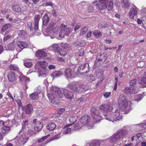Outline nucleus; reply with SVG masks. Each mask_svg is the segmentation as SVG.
<instances>
[{
	"label": "nucleus",
	"instance_id": "f257e3e1",
	"mask_svg": "<svg viewBox=\"0 0 146 146\" xmlns=\"http://www.w3.org/2000/svg\"><path fill=\"white\" fill-rule=\"evenodd\" d=\"M99 1L100 2V4H97L96 6L99 10L102 11L107 9L108 11H111L113 6L112 1H109L108 0H99Z\"/></svg>",
	"mask_w": 146,
	"mask_h": 146
},
{
	"label": "nucleus",
	"instance_id": "f03ea898",
	"mask_svg": "<svg viewBox=\"0 0 146 146\" xmlns=\"http://www.w3.org/2000/svg\"><path fill=\"white\" fill-rule=\"evenodd\" d=\"M119 100V108L121 111L126 110L128 108V106L129 107L132 104L131 102V101L127 102L125 97L123 95H120Z\"/></svg>",
	"mask_w": 146,
	"mask_h": 146
},
{
	"label": "nucleus",
	"instance_id": "7ed1b4c3",
	"mask_svg": "<svg viewBox=\"0 0 146 146\" xmlns=\"http://www.w3.org/2000/svg\"><path fill=\"white\" fill-rule=\"evenodd\" d=\"M86 85L81 84L80 83L77 82L70 84L68 86V88L74 92L80 93L84 92L85 90Z\"/></svg>",
	"mask_w": 146,
	"mask_h": 146
},
{
	"label": "nucleus",
	"instance_id": "20e7f679",
	"mask_svg": "<svg viewBox=\"0 0 146 146\" xmlns=\"http://www.w3.org/2000/svg\"><path fill=\"white\" fill-rule=\"evenodd\" d=\"M125 131L124 130L117 131V133L111 137L110 138L109 141L111 143H113L117 141L121 138L124 135H125Z\"/></svg>",
	"mask_w": 146,
	"mask_h": 146
},
{
	"label": "nucleus",
	"instance_id": "39448f33",
	"mask_svg": "<svg viewBox=\"0 0 146 146\" xmlns=\"http://www.w3.org/2000/svg\"><path fill=\"white\" fill-rule=\"evenodd\" d=\"M99 109L105 113H108L112 109V106L111 102H108L100 106Z\"/></svg>",
	"mask_w": 146,
	"mask_h": 146
},
{
	"label": "nucleus",
	"instance_id": "423d86ee",
	"mask_svg": "<svg viewBox=\"0 0 146 146\" xmlns=\"http://www.w3.org/2000/svg\"><path fill=\"white\" fill-rule=\"evenodd\" d=\"M77 70L80 73L84 74L85 73L88 72L90 70L89 64L86 63L85 64L79 66Z\"/></svg>",
	"mask_w": 146,
	"mask_h": 146
},
{
	"label": "nucleus",
	"instance_id": "0eeeda50",
	"mask_svg": "<svg viewBox=\"0 0 146 146\" xmlns=\"http://www.w3.org/2000/svg\"><path fill=\"white\" fill-rule=\"evenodd\" d=\"M50 91L59 98H62L63 96V94L60 89L56 87L52 86L50 89Z\"/></svg>",
	"mask_w": 146,
	"mask_h": 146
},
{
	"label": "nucleus",
	"instance_id": "6e6552de",
	"mask_svg": "<svg viewBox=\"0 0 146 146\" xmlns=\"http://www.w3.org/2000/svg\"><path fill=\"white\" fill-rule=\"evenodd\" d=\"M29 139V137L26 136L25 134H23L21 136L17 138L16 141L19 145H23Z\"/></svg>",
	"mask_w": 146,
	"mask_h": 146
},
{
	"label": "nucleus",
	"instance_id": "1a4fd4ad",
	"mask_svg": "<svg viewBox=\"0 0 146 146\" xmlns=\"http://www.w3.org/2000/svg\"><path fill=\"white\" fill-rule=\"evenodd\" d=\"M38 64L39 66L43 69V70L44 71V72L43 73H42V74L43 75H47L48 73V70L46 69V68L48 66V63L46 61L43 60L39 61L38 62Z\"/></svg>",
	"mask_w": 146,
	"mask_h": 146
},
{
	"label": "nucleus",
	"instance_id": "9d476101",
	"mask_svg": "<svg viewBox=\"0 0 146 146\" xmlns=\"http://www.w3.org/2000/svg\"><path fill=\"white\" fill-rule=\"evenodd\" d=\"M64 73L66 76L68 80L73 78L74 77V72L70 68L66 69L64 71Z\"/></svg>",
	"mask_w": 146,
	"mask_h": 146
},
{
	"label": "nucleus",
	"instance_id": "9b49d317",
	"mask_svg": "<svg viewBox=\"0 0 146 146\" xmlns=\"http://www.w3.org/2000/svg\"><path fill=\"white\" fill-rule=\"evenodd\" d=\"M64 94L66 98L71 100L74 97V94L67 89H64L63 91Z\"/></svg>",
	"mask_w": 146,
	"mask_h": 146
},
{
	"label": "nucleus",
	"instance_id": "f8f14e48",
	"mask_svg": "<svg viewBox=\"0 0 146 146\" xmlns=\"http://www.w3.org/2000/svg\"><path fill=\"white\" fill-rule=\"evenodd\" d=\"M36 119L33 120V123H35L34 129L35 130L40 131L42 129L43 125L41 122L36 121Z\"/></svg>",
	"mask_w": 146,
	"mask_h": 146
},
{
	"label": "nucleus",
	"instance_id": "ddd939ff",
	"mask_svg": "<svg viewBox=\"0 0 146 146\" xmlns=\"http://www.w3.org/2000/svg\"><path fill=\"white\" fill-rule=\"evenodd\" d=\"M36 56L38 58L41 59L46 56L47 54L43 51L38 50L36 52Z\"/></svg>",
	"mask_w": 146,
	"mask_h": 146
},
{
	"label": "nucleus",
	"instance_id": "4468645a",
	"mask_svg": "<svg viewBox=\"0 0 146 146\" xmlns=\"http://www.w3.org/2000/svg\"><path fill=\"white\" fill-rule=\"evenodd\" d=\"M138 13V11L136 8H131L129 11L128 15L130 18L133 19H134V16H136Z\"/></svg>",
	"mask_w": 146,
	"mask_h": 146
},
{
	"label": "nucleus",
	"instance_id": "2eb2a0df",
	"mask_svg": "<svg viewBox=\"0 0 146 146\" xmlns=\"http://www.w3.org/2000/svg\"><path fill=\"white\" fill-rule=\"evenodd\" d=\"M19 80L20 82L21 81L22 83H24L25 84L26 86V88H25V89H27L28 88V87L27 86L26 82L27 81L29 82L30 81L29 79L27 78V76H24L23 74H21L19 76Z\"/></svg>",
	"mask_w": 146,
	"mask_h": 146
},
{
	"label": "nucleus",
	"instance_id": "dca6fc26",
	"mask_svg": "<svg viewBox=\"0 0 146 146\" xmlns=\"http://www.w3.org/2000/svg\"><path fill=\"white\" fill-rule=\"evenodd\" d=\"M124 92L125 93L131 94L135 93V89L133 87H125L124 89Z\"/></svg>",
	"mask_w": 146,
	"mask_h": 146
},
{
	"label": "nucleus",
	"instance_id": "f3484780",
	"mask_svg": "<svg viewBox=\"0 0 146 146\" xmlns=\"http://www.w3.org/2000/svg\"><path fill=\"white\" fill-rule=\"evenodd\" d=\"M33 110L32 105L31 104H28L25 106L23 108V110L25 111L27 114H29L31 113Z\"/></svg>",
	"mask_w": 146,
	"mask_h": 146
},
{
	"label": "nucleus",
	"instance_id": "a211bd4d",
	"mask_svg": "<svg viewBox=\"0 0 146 146\" xmlns=\"http://www.w3.org/2000/svg\"><path fill=\"white\" fill-rule=\"evenodd\" d=\"M107 59V56L104 54L98 55L97 57V59L99 62H104Z\"/></svg>",
	"mask_w": 146,
	"mask_h": 146
},
{
	"label": "nucleus",
	"instance_id": "6ab92c4d",
	"mask_svg": "<svg viewBox=\"0 0 146 146\" xmlns=\"http://www.w3.org/2000/svg\"><path fill=\"white\" fill-rule=\"evenodd\" d=\"M18 46L21 49H23L27 47V44L25 42L22 41H19L17 42Z\"/></svg>",
	"mask_w": 146,
	"mask_h": 146
},
{
	"label": "nucleus",
	"instance_id": "aec40b11",
	"mask_svg": "<svg viewBox=\"0 0 146 146\" xmlns=\"http://www.w3.org/2000/svg\"><path fill=\"white\" fill-rule=\"evenodd\" d=\"M139 83L143 87H146V76L142 77L139 80Z\"/></svg>",
	"mask_w": 146,
	"mask_h": 146
},
{
	"label": "nucleus",
	"instance_id": "412c9836",
	"mask_svg": "<svg viewBox=\"0 0 146 146\" xmlns=\"http://www.w3.org/2000/svg\"><path fill=\"white\" fill-rule=\"evenodd\" d=\"M56 127L55 124L53 122H50L48 123L46 126L47 128L49 131L53 130Z\"/></svg>",
	"mask_w": 146,
	"mask_h": 146
},
{
	"label": "nucleus",
	"instance_id": "4be33fe9",
	"mask_svg": "<svg viewBox=\"0 0 146 146\" xmlns=\"http://www.w3.org/2000/svg\"><path fill=\"white\" fill-rule=\"evenodd\" d=\"M49 21V18L47 14H45L44 16L42 19V24L44 26L47 25Z\"/></svg>",
	"mask_w": 146,
	"mask_h": 146
},
{
	"label": "nucleus",
	"instance_id": "5701e85b",
	"mask_svg": "<svg viewBox=\"0 0 146 146\" xmlns=\"http://www.w3.org/2000/svg\"><path fill=\"white\" fill-rule=\"evenodd\" d=\"M16 74L14 72H10V82H13L16 79Z\"/></svg>",
	"mask_w": 146,
	"mask_h": 146
},
{
	"label": "nucleus",
	"instance_id": "b1692460",
	"mask_svg": "<svg viewBox=\"0 0 146 146\" xmlns=\"http://www.w3.org/2000/svg\"><path fill=\"white\" fill-rule=\"evenodd\" d=\"M12 8L13 11L17 12H20L21 11V8L19 5H13Z\"/></svg>",
	"mask_w": 146,
	"mask_h": 146
},
{
	"label": "nucleus",
	"instance_id": "393cba45",
	"mask_svg": "<svg viewBox=\"0 0 146 146\" xmlns=\"http://www.w3.org/2000/svg\"><path fill=\"white\" fill-rule=\"evenodd\" d=\"M47 96L48 99L51 103L54 104L55 103V100L53 95L52 94L48 93Z\"/></svg>",
	"mask_w": 146,
	"mask_h": 146
},
{
	"label": "nucleus",
	"instance_id": "a878e982",
	"mask_svg": "<svg viewBox=\"0 0 146 146\" xmlns=\"http://www.w3.org/2000/svg\"><path fill=\"white\" fill-rule=\"evenodd\" d=\"M93 35L96 38H99L102 36V33L99 30H95L93 33Z\"/></svg>",
	"mask_w": 146,
	"mask_h": 146
},
{
	"label": "nucleus",
	"instance_id": "bb28decb",
	"mask_svg": "<svg viewBox=\"0 0 146 146\" xmlns=\"http://www.w3.org/2000/svg\"><path fill=\"white\" fill-rule=\"evenodd\" d=\"M100 143L98 140H94L92 141L89 146H100Z\"/></svg>",
	"mask_w": 146,
	"mask_h": 146
},
{
	"label": "nucleus",
	"instance_id": "cd10ccee",
	"mask_svg": "<svg viewBox=\"0 0 146 146\" xmlns=\"http://www.w3.org/2000/svg\"><path fill=\"white\" fill-rule=\"evenodd\" d=\"M122 3L123 4V6L125 8H129L130 6V3L128 0H121Z\"/></svg>",
	"mask_w": 146,
	"mask_h": 146
},
{
	"label": "nucleus",
	"instance_id": "c85d7f7f",
	"mask_svg": "<svg viewBox=\"0 0 146 146\" xmlns=\"http://www.w3.org/2000/svg\"><path fill=\"white\" fill-rule=\"evenodd\" d=\"M2 132L4 134H6L9 132V127L6 126L3 127L1 129Z\"/></svg>",
	"mask_w": 146,
	"mask_h": 146
},
{
	"label": "nucleus",
	"instance_id": "c756f323",
	"mask_svg": "<svg viewBox=\"0 0 146 146\" xmlns=\"http://www.w3.org/2000/svg\"><path fill=\"white\" fill-rule=\"evenodd\" d=\"M38 94L36 92L32 93L30 95V97L31 99L33 100H37L38 98Z\"/></svg>",
	"mask_w": 146,
	"mask_h": 146
},
{
	"label": "nucleus",
	"instance_id": "7c9ffc66",
	"mask_svg": "<svg viewBox=\"0 0 146 146\" xmlns=\"http://www.w3.org/2000/svg\"><path fill=\"white\" fill-rule=\"evenodd\" d=\"M80 122L82 123L84 121V123H83L84 124H85L86 125L89 126V124L91 125V124L90 123V119H80Z\"/></svg>",
	"mask_w": 146,
	"mask_h": 146
},
{
	"label": "nucleus",
	"instance_id": "2f4dec72",
	"mask_svg": "<svg viewBox=\"0 0 146 146\" xmlns=\"http://www.w3.org/2000/svg\"><path fill=\"white\" fill-rule=\"evenodd\" d=\"M10 69L16 71H19V68L15 64H11L10 65Z\"/></svg>",
	"mask_w": 146,
	"mask_h": 146
},
{
	"label": "nucleus",
	"instance_id": "473e14b6",
	"mask_svg": "<svg viewBox=\"0 0 146 146\" xmlns=\"http://www.w3.org/2000/svg\"><path fill=\"white\" fill-rule=\"evenodd\" d=\"M65 27H61V31L59 33V36L60 37H63L66 35L64 31Z\"/></svg>",
	"mask_w": 146,
	"mask_h": 146
},
{
	"label": "nucleus",
	"instance_id": "72a5a7b5",
	"mask_svg": "<svg viewBox=\"0 0 146 146\" xmlns=\"http://www.w3.org/2000/svg\"><path fill=\"white\" fill-rule=\"evenodd\" d=\"M142 98V96L140 94H136L134 96L135 100L136 101H138L141 100Z\"/></svg>",
	"mask_w": 146,
	"mask_h": 146
},
{
	"label": "nucleus",
	"instance_id": "f704fd0d",
	"mask_svg": "<svg viewBox=\"0 0 146 146\" xmlns=\"http://www.w3.org/2000/svg\"><path fill=\"white\" fill-rule=\"evenodd\" d=\"M88 29V28L87 27H84L81 31V32L80 33V35L82 36L84 35L87 31Z\"/></svg>",
	"mask_w": 146,
	"mask_h": 146
},
{
	"label": "nucleus",
	"instance_id": "c9c22d12",
	"mask_svg": "<svg viewBox=\"0 0 146 146\" xmlns=\"http://www.w3.org/2000/svg\"><path fill=\"white\" fill-rule=\"evenodd\" d=\"M24 65L26 67L29 68L33 66V63L31 62H24Z\"/></svg>",
	"mask_w": 146,
	"mask_h": 146
},
{
	"label": "nucleus",
	"instance_id": "e433bc0d",
	"mask_svg": "<svg viewBox=\"0 0 146 146\" xmlns=\"http://www.w3.org/2000/svg\"><path fill=\"white\" fill-rule=\"evenodd\" d=\"M40 18V15H36L34 18L35 22L38 23Z\"/></svg>",
	"mask_w": 146,
	"mask_h": 146
},
{
	"label": "nucleus",
	"instance_id": "4c0bfd02",
	"mask_svg": "<svg viewBox=\"0 0 146 146\" xmlns=\"http://www.w3.org/2000/svg\"><path fill=\"white\" fill-rule=\"evenodd\" d=\"M145 63L143 61L139 62H137V66L138 67L142 68L144 65Z\"/></svg>",
	"mask_w": 146,
	"mask_h": 146
},
{
	"label": "nucleus",
	"instance_id": "58836bf2",
	"mask_svg": "<svg viewBox=\"0 0 146 146\" xmlns=\"http://www.w3.org/2000/svg\"><path fill=\"white\" fill-rule=\"evenodd\" d=\"M59 54L62 56H64L66 54V53L64 50H61L59 51Z\"/></svg>",
	"mask_w": 146,
	"mask_h": 146
},
{
	"label": "nucleus",
	"instance_id": "ea45409f",
	"mask_svg": "<svg viewBox=\"0 0 146 146\" xmlns=\"http://www.w3.org/2000/svg\"><path fill=\"white\" fill-rule=\"evenodd\" d=\"M111 92H105L104 94V96L106 98H108L111 95Z\"/></svg>",
	"mask_w": 146,
	"mask_h": 146
},
{
	"label": "nucleus",
	"instance_id": "a19ab883",
	"mask_svg": "<svg viewBox=\"0 0 146 146\" xmlns=\"http://www.w3.org/2000/svg\"><path fill=\"white\" fill-rule=\"evenodd\" d=\"M64 27H65L64 31L66 35H69L70 33V28H68L66 29V27L65 26Z\"/></svg>",
	"mask_w": 146,
	"mask_h": 146
},
{
	"label": "nucleus",
	"instance_id": "79ce46f5",
	"mask_svg": "<svg viewBox=\"0 0 146 146\" xmlns=\"http://www.w3.org/2000/svg\"><path fill=\"white\" fill-rule=\"evenodd\" d=\"M95 77L92 75H90L88 77V80L90 82L94 81L95 80Z\"/></svg>",
	"mask_w": 146,
	"mask_h": 146
},
{
	"label": "nucleus",
	"instance_id": "37998d69",
	"mask_svg": "<svg viewBox=\"0 0 146 146\" xmlns=\"http://www.w3.org/2000/svg\"><path fill=\"white\" fill-rule=\"evenodd\" d=\"M52 47L53 49L55 50H58L59 48V47L57 44H54L52 45Z\"/></svg>",
	"mask_w": 146,
	"mask_h": 146
},
{
	"label": "nucleus",
	"instance_id": "c03bdc74",
	"mask_svg": "<svg viewBox=\"0 0 146 146\" xmlns=\"http://www.w3.org/2000/svg\"><path fill=\"white\" fill-rule=\"evenodd\" d=\"M137 82V79H134L131 80L130 82V84L131 86H133L136 84Z\"/></svg>",
	"mask_w": 146,
	"mask_h": 146
},
{
	"label": "nucleus",
	"instance_id": "a18cd8bd",
	"mask_svg": "<svg viewBox=\"0 0 146 146\" xmlns=\"http://www.w3.org/2000/svg\"><path fill=\"white\" fill-rule=\"evenodd\" d=\"M62 74V73L60 71H56L54 73V75L55 76L58 77Z\"/></svg>",
	"mask_w": 146,
	"mask_h": 146
},
{
	"label": "nucleus",
	"instance_id": "49530a36",
	"mask_svg": "<svg viewBox=\"0 0 146 146\" xmlns=\"http://www.w3.org/2000/svg\"><path fill=\"white\" fill-rule=\"evenodd\" d=\"M76 120H74V122L70 123L69 125H73V126L75 128L78 127L79 125V124L78 123H76Z\"/></svg>",
	"mask_w": 146,
	"mask_h": 146
},
{
	"label": "nucleus",
	"instance_id": "de8ad7c7",
	"mask_svg": "<svg viewBox=\"0 0 146 146\" xmlns=\"http://www.w3.org/2000/svg\"><path fill=\"white\" fill-rule=\"evenodd\" d=\"M8 28V25L7 24H5L4 25L2 28V31L4 32L6 31Z\"/></svg>",
	"mask_w": 146,
	"mask_h": 146
},
{
	"label": "nucleus",
	"instance_id": "09e8293b",
	"mask_svg": "<svg viewBox=\"0 0 146 146\" xmlns=\"http://www.w3.org/2000/svg\"><path fill=\"white\" fill-rule=\"evenodd\" d=\"M27 25L29 27L31 31L33 29V25L32 21H29L27 22Z\"/></svg>",
	"mask_w": 146,
	"mask_h": 146
},
{
	"label": "nucleus",
	"instance_id": "8fccbe9b",
	"mask_svg": "<svg viewBox=\"0 0 146 146\" xmlns=\"http://www.w3.org/2000/svg\"><path fill=\"white\" fill-rule=\"evenodd\" d=\"M27 133L30 136H31L35 135V133L31 130H29L27 132Z\"/></svg>",
	"mask_w": 146,
	"mask_h": 146
},
{
	"label": "nucleus",
	"instance_id": "3c124183",
	"mask_svg": "<svg viewBox=\"0 0 146 146\" xmlns=\"http://www.w3.org/2000/svg\"><path fill=\"white\" fill-rule=\"evenodd\" d=\"M28 125V121L27 120L25 121L23 124L22 129H24L25 127L27 126Z\"/></svg>",
	"mask_w": 146,
	"mask_h": 146
},
{
	"label": "nucleus",
	"instance_id": "603ef678",
	"mask_svg": "<svg viewBox=\"0 0 146 146\" xmlns=\"http://www.w3.org/2000/svg\"><path fill=\"white\" fill-rule=\"evenodd\" d=\"M71 129L70 128H67L66 130H64V132L65 134H68L70 133L71 131Z\"/></svg>",
	"mask_w": 146,
	"mask_h": 146
},
{
	"label": "nucleus",
	"instance_id": "864d4df0",
	"mask_svg": "<svg viewBox=\"0 0 146 146\" xmlns=\"http://www.w3.org/2000/svg\"><path fill=\"white\" fill-rule=\"evenodd\" d=\"M84 50L82 49L79 50L78 54L80 56H83L84 55Z\"/></svg>",
	"mask_w": 146,
	"mask_h": 146
},
{
	"label": "nucleus",
	"instance_id": "5fc2aeb1",
	"mask_svg": "<svg viewBox=\"0 0 146 146\" xmlns=\"http://www.w3.org/2000/svg\"><path fill=\"white\" fill-rule=\"evenodd\" d=\"M65 110V109L64 108H60L58 109H57V111L58 113H61V114Z\"/></svg>",
	"mask_w": 146,
	"mask_h": 146
},
{
	"label": "nucleus",
	"instance_id": "6e6d98bb",
	"mask_svg": "<svg viewBox=\"0 0 146 146\" xmlns=\"http://www.w3.org/2000/svg\"><path fill=\"white\" fill-rule=\"evenodd\" d=\"M142 24L145 28L146 29V18L142 20Z\"/></svg>",
	"mask_w": 146,
	"mask_h": 146
},
{
	"label": "nucleus",
	"instance_id": "4d7b16f0",
	"mask_svg": "<svg viewBox=\"0 0 146 146\" xmlns=\"http://www.w3.org/2000/svg\"><path fill=\"white\" fill-rule=\"evenodd\" d=\"M17 102L19 106V108H20L22 106V104L21 101L20 100H17Z\"/></svg>",
	"mask_w": 146,
	"mask_h": 146
},
{
	"label": "nucleus",
	"instance_id": "13d9d810",
	"mask_svg": "<svg viewBox=\"0 0 146 146\" xmlns=\"http://www.w3.org/2000/svg\"><path fill=\"white\" fill-rule=\"evenodd\" d=\"M83 98L82 97H81L80 98H78L76 100V102L78 104H80L82 100H83Z\"/></svg>",
	"mask_w": 146,
	"mask_h": 146
},
{
	"label": "nucleus",
	"instance_id": "bf43d9fd",
	"mask_svg": "<svg viewBox=\"0 0 146 146\" xmlns=\"http://www.w3.org/2000/svg\"><path fill=\"white\" fill-rule=\"evenodd\" d=\"M38 23L35 22L34 29L35 30H37L38 29Z\"/></svg>",
	"mask_w": 146,
	"mask_h": 146
},
{
	"label": "nucleus",
	"instance_id": "052dcab7",
	"mask_svg": "<svg viewBox=\"0 0 146 146\" xmlns=\"http://www.w3.org/2000/svg\"><path fill=\"white\" fill-rule=\"evenodd\" d=\"M55 67L54 65H50L48 66V68L49 70H52L55 69Z\"/></svg>",
	"mask_w": 146,
	"mask_h": 146
},
{
	"label": "nucleus",
	"instance_id": "680f3d73",
	"mask_svg": "<svg viewBox=\"0 0 146 146\" xmlns=\"http://www.w3.org/2000/svg\"><path fill=\"white\" fill-rule=\"evenodd\" d=\"M61 115V113L58 112V113L56 114L55 115H54L53 117L56 118V117H58Z\"/></svg>",
	"mask_w": 146,
	"mask_h": 146
},
{
	"label": "nucleus",
	"instance_id": "e2e57ef3",
	"mask_svg": "<svg viewBox=\"0 0 146 146\" xmlns=\"http://www.w3.org/2000/svg\"><path fill=\"white\" fill-rule=\"evenodd\" d=\"M81 27V25H77L75 27L74 30L76 31L78 29Z\"/></svg>",
	"mask_w": 146,
	"mask_h": 146
},
{
	"label": "nucleus",
	"instance_id": "0e129e2a",
	"mask_svg": "<svg viewBox=\"0 0 146 146\" xmlns=\"http://www.w3.org/2000/svg\"><path fill=\"white\" fill-rule=\"evenodd\" d=\"M46 6H53L52 3L51 2H47L46 3Z\"/></svg>",
	"mask_w": 146,
	"mask_h": 146
},
{
	"label": "nucleus",
	"instance_id": "69168bd1",
	"mask_svg": "<svg viewBox=\"0 0 146 146\" xmlns=\"http://www.w3.org/2000/svg\"><path fill=\"white\" fill-rule=\"evenodd\" d=\"M10 50H13L14 49L15 47V45L13 44H11V45H10Z\"/></svg>",
	"mask_w": 146,
	"mask_h": 146
},
{
	"label": "nucleus",
	"instance_id": "338daca9",
	"mask_svg": "<svg viewBox=\"0 0 146 146\" xmlns=\"http://www.w3.org/2000/svg\"><path fill=\"white\" fill-rule=\"evenodd\" d=\"M105 42L107 44H110L111 43L112 41L110 39L105 40Z\"/></svg>",
	"mask_w": 146,
	"mask_h": 146
},
{
	"label": "nucleus",
	"instance_id": "774afa93",
	"mask_svg": "<svg viewBox=\"0 0 146 146\" xmlns=\"http://www.w3.org/2000/svg\"><path fill=\"white\" fill-rule=\"evenodd\" d=\"M92 34V32L89 31L88 32L87 34V37L88 38H90L91 37Z\"/></svg>",
	"mask_w": 146,
	"mask_h": 146
}]
</instances>
